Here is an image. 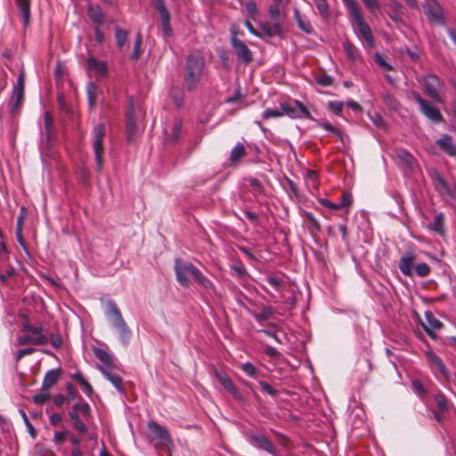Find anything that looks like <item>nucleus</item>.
I'll use <instances>...</instances> for the list:
<instances>
[{
  "instance_id": "obj_59",
  "label": "nucleus",
  "mask_w": 456,
  "mask_h": 456,
  "mask_svg": "<svg viewBox=\"0 0 456 456\" xmlns=\"http://www.w3.org/2000/svg\"><path fill=\"white\" fill-rule=\"evenodd\" d=\"M319 202L323 207H326V208H330V209L337 210V209L340 208L338 202V203H333V202H330V200H328L326 199H323V198L319 199Z\"/></svg>"
},
{
  "instance_id": "obj_20",
  "label": "nucleus",
  "mask_w": 456,
  "mask_h": 456,
  "mask_svg": "<svg viewBox=\"0 0 456 456\" xmlns=\"http://www.w3.org/2000/svg\"><path fill=\"white\" fill-rule=\"evenodd\" d=\"M87 69L90 72H94L98 77H105L107 74L106 61H98L94 57H89L86 61Z\"/></svg>"
},
{
  "instance_id": "obj_24",
  "label": "nucleus",
  "mask_w": 456,
  "mask_h": 456,
  "mask_svg": "<svg viewBox=\"0 0 456 456\" xmlns=\"http://www.w3.org/2000/svg\"><path fill=\"white\" fill-rule=\"evenodd\" d=\"M61 376L60 369H52L45 375L42 387L49 391V389L59 380Z\"/></svg>"
},
{
  "instance_id": "obj_36",
  "label": "nucleus",
  "mask_w": 456,
  "mask_h": 456,
  "mask_svg": "<svg viewBox=\"0 0 456 456\" xmlns=\"http://www.w3.org/2000/svg\"><path fill=\"white\" fill-rule=\"evenodd\" d=\"M273 314V309L270 306L262 307L259 313H254L253 316L257 322H263L269 319Z\"/></svg>"
},
{
  "instance_id": "obj_46",
  "label": "nucleus",
  "mask_w": 456,
  "mask_h": 456,
  "mask_svg": "<svg viewBox=\"0 0 456 456\" xmlns=\"http://www.w3.org/2000/svg\"><path fill=\"white\" fill-rule=\"evenodd\" d=\"M346 7L348 13L351 15L360 12V6L355 0H342Z\"/></svg>"
},
{
  "instance_id": "obj_43",
  "label": "nucleus",
  "mask_w": 456,
  "mask_h": 456,
  "mask_svg": "<svg viewBox=\"0 0 456 456\" xmlns=\"http://www.w3.org/2000/svg\"><path fill=\"white\" fill-rule=\"evenodd\" d=\"M142 41V37L140 33H137L135 42L134 45V50L131 58L134 61L138 60L141 55L140 48Z\"/></svg>"
},
{
  "instance_id": "obj_51",
  "label": "nucleus",
  "mask_w": 456,
  "mask_h": 456,
  "mask_svg": "<svg viewBox=\"0 0 456 456\" xmlns=\"http://www.w3.org/2000/svg\"><path fill=\"white\" fill-rule=\"evenodd\" d=\"M20 415H21V417H22V419H23V421H24V423H25V425H26L27 428H28V433L30 434V436H31L32 437H36V435H37L36 429L34 428V427L32 426V424L29 422V420H28V418L27 414H26V413H25V411H22V410H20Z\"/></svg>"
},
{
  "instance_id": "obj_9",
  "label": "nucleus",
  "mask_w": 456,
  "mask_h": 456,
  "mask_svg": "<svg viewBox=\"0 0 456 456\" xmlns=\"http://www.w3.org/2000/svg\"><path fill=\"white\" fill-rule=\"evenodd\" d=\"M355 22V33L369 47L374 46V38L370 27L364 22L361 11L351 15Z\"/></svg>"
},
{
  "instance_id": "obj_60",
  "label": "nucleus",
  "mask_w": 456,
  "mask_h": 456,
  "mask_svg": "<svg viewBox=\"0 0 456 456\" xmlns=\"http://www.w3.org/2000/svg\"><path fill=\"white\" fill-rule=\"evenodd\" d=\"M269 14L271 16V18L274 20H278L280 19V16H281V11H280V8L279 6L277 5H271L269 7Z\"/></svg>"
},
{
  "instance_id": "obj_62",
  "label": "nucleus",
  "mask_w": 456,
  "mask_h": 456,
  "mask_svg": "<svg viewBox=\"0 0 456 456\" xmlns=\"http://www.w3.org/2000/svg\"><path fill=\"white\" fill-rule=\"evenodd\" d=\"M245 9L248 14L251 17H254L256 13V4L253 1L248 2L245 5Z\"/></svg>"
},
{
  "instance_id": "obj_27",
  "label": "nucleus",
  "mask_w": 456,
  "mask_h": 456,
  "mask_svg": "<svg viewBox=\"0 0 456 456\" xmlns=\"http://www.w3.org/2000/svg\"><path fill=\"white\" fill-rule=\"evenodd\" d=\"M48 342L47 337H33L28 333L18 337L19 345L34 344L45 345Z\"/></svg>"
},
{
  "instance_id": "obj_16",
  "label": "nucleus",
  "mask_w": 456,
  "mask_h": 456,
  "mask_svg": "<svg viewBox=\"0 0 456 456\" xmlns=\"http://www.w3.org/2000/svg\"><path fill=\"white\" fill-rule=\"evenodd\" d=\"M434 182L436 191L446 200L454 199V191L449 187L446 181L438 173L434 174Z\"/></svg>"
},
{
  "instance_id": "obj_15",
  "label": "nucleus",
  "mask_w": 456,
  "mask_h": 456,
  "mask_svg": "<svg viewBox=\"0 0 456 456\" xmlns=\"http://www.w3.org/2000/svg\"><path fill=\"white\" fill-rule=\"evenodd\" d=\"M250 443L253 446L264 450L272 455H274L276 452V449L273 444L263 435H252L250 436Z\"/></svg>"
},
{
  "instance_id": "obj_1",
  "label": "nucleus",
  "mask_w": 456,
  "mask_h": 456,
  "mask_svg": "<svg viewBox=\"0 0 456 456\" xmlns=\"http://www.w3.org/2000/svg\"><path fill=\"white\" fill-rule=\"evenodd\" d=\"M105 315L112 322L118 330L120 340L127 345L131 337V330L126 323L121 311L113 300H108L105 306Z\"/></svg>"
},
{
  "instance_id": "obj_52",
  "label": "nucleus",
  "mask_w": 456,
  "mask_h": 456,
  "mask_svg": "<svg viewBox=\"0 0 456 456\" xmlns=\"http://www.w3.org/2000/svg\"><path fill=\"white\" fill-rule=\"evenodd\" d=\"M170 95H171L174 104L176 107L179 108L183 105V94L179 90L172 91Z\"/></svg>"
},
{
  "instance_id": "obj_5",
  "label": "nucleus",
  "mask_w": 456,
  "mask_h": 456,
  "mask_svg": "<svg viewBox=\"0 0 456 456\" xmlns=\"http://www.w3.org/2000/svg\"><path fill=\"white\" fill-rule=\"evenodd\" d=\"M105 136V126L103 124H98L94 127L93 130V149L95 156V161L98 170L102 168L103 165V138Z\"/></svg>"
},
{
  "instance_id": "obj_38",
  "label": "nucleus",
  "mask_w": 456,
  "mask_h": 456,
  "mask_svg": "<svg viewBox=\"0 0 456 456\" xmlns=\"http://www.w3.org/2000/svg\"><path fill=\"white\" fill-rule=\"evenodd\" d=\"M127 31L121 28H116L115 29V38H116V43H117V45L118 48H122L126 41H127Z\"/></svg>"
},
{
  "instance_id": "obj_14",
  "label": "nucleus",
  "mask_w": 456,
  "mask_h": 456,
  "mask_svg": "<svg viewBox=\"0 0 456 456\" xmlns=\"http://www.w3.org/2000/svg\"><path fill=\"white\" fill-rule=\"evenodd\" d=\"M126 133L129 141L134 140L137 134L135 110L132 99L129 100L126 110Z\"/></svg>"
},
{
  "instance_id": "obj_32",
  "label": "nucleus",
  "mask_w": 456,
  "mask_h": 456,
  "mask_svg": "<svg viewBox=\"0 0 456 456\" xmlns=\"http://www.w3.org/2000/svg\"><path fill=\"white\" fill-rule=\"evenodd\" d=\"M97 94L98 91L96 86L92 81H89L86 86V95L88 99L89 107L91 109L94 108Z\"/></svg>"
},
{
  "instance_id": "obj_49",
  "label": "nucleus",
  "mask_w": 456,
  "mask_h": 456,
  "mask_svg": "<svg viewBox=\"0 0 456 456\" xmlns=\"http://www.w3.org/2000/svg\"><path fill=\"white\" fill-rule=\"evenodd\" d=\"M365 7L371 12L375 13L379 11L380 4L378 0H362Z\"/></svg>"
},
{
  "instance_id": "obj_21",
  "label": "nucleus",
  "mask_w": 456,
  "mask_h": 456,
  "mask_svg": "<svg viewBox=\"0 0 456 456\" xmlns=\"http://www.w3.org/2000/svg\"><path fill=\"white\" fill-rule=\"evenodd\" d=\"M113 368H104L103 371H101L102 375L112 384V386L120 393L124 392L123 380L121 377L114 373Z\"/></svg>"
},
{
  "instance_id": "obj_63",
  "label": "nucleus",
  "mask_w": 456,
  "mask_h": 456,
  "mask_svg": "<svg viewBox=\"0 0 456 456\" xmlns=\"http://www.w3.org/2000/svg\"><path fill=\"white\" fill-rule=\"evenodd\" d=\"M352 203L351 195L347 193H343L341 200H339V208H345L349 206Z\"/></svg>"
},
{
  "instance_id": "obj_4",
  "label": "nucleus",
  "mask_w": 456,
  "mask_h": 456,
  "mask_svg": "<svg viewBox=\"0 0 456 456\" xmlns=\"http://www.w3.org/2000/svg\"><path fill=\"white\" fill-rule=\"evenodd\" d=\"M91 409L87 403H77L73 405L69 416L73 422L75 429L81 433L87 432V427L85 422L88 421L90 418Z\"/></svg>"
},
{
  "instance_id": "obj_61",
  "label": "nucleus",
  "mask_w": 456,
  "mask_h": 456,
  "mask_svg": "<svg viewBox=\"0 0 456 456\" xmlns=\"http://www.w3.org/2000/svg\"><path fill=\"white\" fill-rule=\"evenodd\" d=\"M259 385H260L261 388L267 394L273 395V396L277 395L278 392L275 389H273L268 383H266L265 381H260Z\"/></svg>"
},
{
  "instance_id": "obj_54",
  "label": "nucleus",
  "mask_w": 456,
  "mask_h": 456,
  "mask_svg": "<svg viewBox=\"0 0 456 456\" xmlns=\"http://www.w3.org/2000/svg\"><path fill=\"white\" fill-rule=\"evenodd\" d=\"M266 282L276 290H281V280L280 278L275 276H268L266 278Z\"/></svg>"
},
{
  "instance_id": "obj_58",
  "label": "nucleus",
  "mask_w": 456,
  "mask_h": 456,
  "mask_svg": "<svg viewBox=\"0 0 456 456\" xmlns=\"http://www.w3.org/2000/svg\"><path fill=\"white\" fill-rule=\"evenodd\" d=\"M35 351H36V349L32 348V347H28V348H23V349L19 350L15 356L16 361L19 362L22 357H24L25 355L31 354Z\"/></svg>"
},
{
  "instance_id": "obj_30",
  "label": "nucleus",
  "mask_w": 456,
  "mask_h": 456,
  "mask_svg": "<svg viewBox=\"0 0 456 456\" xmlns=\"http://www.w3.org/2000/svg\"><path fill=\"white\" fill-rule=\"evenodd\" d=\"M192 278L201 287H203L207 289H209V290L215 289L213 282L208 278H207L205 275H203V273L199 269H196V271H194V274H193Z\"/></svg>"
},
{
  "instance_id": "obj_64",
  "label": "nucleus",
  "mask_w": 456,
  "mask_h": 456,
  "mask_svg": "<svg viewBox=\"0 0 456 456\" xmlns=\"http://www.w3.org/2000/svg\"><path fill=\"white\" fill-rule=\"evenodd\" d=\"M66 438V432H55L53 436V443L55 444H61Z\"/></svg>"
},
{
  "instance_id": "obj_40",
  "label": "nucleus",
  "mask_w": 456,
  "mask_h": 456,
  "mask_svg": "<svg viewBox=\"0 0 456 456\" xmlns=\"http://www.w3.org/2000/svg\"><path fill=\"white\" fill-rule=\"evenodd\" d=\"M22 330L26 333L31 334L33 337H46L43 334V329L41 326H33L29 323H24L22 325Z\"/></svg>"
},
{
  "instance_id": "obj_37",
  "label": "nucleus",
  "mask_w": 456,
  "mask_h": 456,
  "mask_svg": "<svg viewBox=\"0 0 456 456\" xmlns=\"http://www.w3.org/2000/svg\"><path fill=\"white\" fill-rule=\"evenodd\" d=\"M428 17L434 21H442L443 14L441 8L436 4L435 6H430L426 12Z\"/></svg>"
},
{
  "instance_id": "obj_17",
  "label": "nucleus",
  "mask_w": 456,
  "mask_h": 456,
  "mask_svg": "<svg viewBox=\"0 0 456 456\" xmlns=\"http://www.w3.org/2000/svg\"><path fill=\"white\" fill-rule=\"evenodd\" d=\"M94 354L102 363L101 365H98L100 371H103L104 368H114L113 357L110 353L104 349L95 347L94 349Z\"/></svg>"
},
{
  "instance_id": "obj_25",
  "label": "nucleus",
  "mask_w": 456,
  "mask_h": 456,
  "mask_svg": "<svg viewBox=\"0 0 456 456\" xmlns=\"http://www.w3.org/2000/svg\"><path fill=\"white\" fill-rule=\"evenodd\" d=\"M260 28L262 32L268 37H273L276 35L280 36L283 32V28L279 23L272 25L269 22H262L260 24Z\"/></svg>"
},
{
  "instance_id": "obj_7",
  "label": "nucleus",
  "mask_w": 456,
  "mask_h": 456,
  "mask_svg": "<svg viewBox=\"0 0 456 456\" xmlns=\"http://www.w3.org/2000/svg\"><path fill=\"white\" fill-rule=\"evenodd\" d=\"M294 102L296 105L295 107L286 102L280 103V109L282 116H288L289 118L294 119L313 118L307 108L301 102L296 100Z\"/></svg>"
},
{
  "instance_id": "obj_12",
  "label": "nucleus",
  "mask_w": 456,
  "mask_h": 456,
  "mask_svg": "<svg viewBox=\"0 0 456 456\" xmlns=\"http://www.w3.org/2000/svg\"><path fill=\"white\" fill-rule=\"evenodd\" d=\"M153 5L159 12L161 18L162 29L166 37H170L172 33L170 26V14L166 7L164 0H151Z\"/></svg>"
},
{
  "instance_id": "obj_48",
  "label": "nucleus",
  "mask_w": 456,
  "mask_h": 456,
  "mask_svg": "<svg viewBox=\"0 0 456 456\" xmlns=\"http://www.w3.org/2000/svg\"><path fill=\"white\" fill-rule=\"evenodd\" d=\"M44 123H45V132L46 137L48 139H50L51 133H52L53 118L49 112L45 113Z\"/></svg>"
},
{
  "instance_id": "obj_53",
  "label": "nucleus",
  "mask_w": 456,
  "mask_h": 456,
  "mask_svg": "<svg viewBox=\"0 0 456 456\" xmlns=\"http://www.w3.org/2000/svg\"><path fill=\"white\" fill-rule=\"evenodd\" d=\"M262 116H263V118L265 119H268V118H280V117H282V113L281 112V109L280 110L266 109L263 112Z\"/></svg>"
},
{
  "instance_id": "obj_19",
  "label": "nucleus",
  "mask_w": 456,
  "mask_h": 456,
  "mask_svg": "<svg viewBox=\"0 0 456 456\" xmlns=\"http://www.w3.org/2000/svg\"><path fill=\"white\" fill-rule=\"evenodd\" d=\"M425 319L426 322H421V326L430 337H433V332L440 330L443 323L437 320L431 312L425 313Z\"/></svg>"
},
{
  "instance_id": "obj_28",
  "label": "nucleus",
  "mask_w": 456,
  "mask_h": 456,
  "mask_svg": "<svg viewBox=\"0 0 456 456\" xmlns=\"http://www.w3.org/2000/svg\"><path fill=\"white\" fill-rule=\"evenodd\" d=\"M16 4L21 12L22 21L27 26L30 20V3L29 0H16Z\"/></svg>"
},
{
  "instance_id": "obj_42",
  "label": "nucleus",
  "mask_w": 456,
  "mask_h": 456,
  "mask_svg": "<svg viewBox=\"0 0 456 456\" xmlns=\"http://www.w3.org/2000/svg\"><path fill=\"white\" fill-rule=\"evenodd\" d=\"M73 379L75 380H77L78 382V384L80 385V387L84 389V391L87 394V395H90L93 391V388L91 387V385L84 379L83 375L81 374V372L79 371H77L74 375H73Z\"/></svg>"
},
{
  "instance_id": "obj_23",
  "label": "nucleus",
  "mask_w": 456,
  "mask_h": 456,
  "mask_svg": "<svg viewBox=\"0 0 456 456\" xmlns=\"http://www.w3.org/2000/svg\"><path fill=\"white\" fill-rule=\"evenodd\" d=\"M426 356L428 361V363L432 367L436 368L444 376H446L448 374V370H447L446 366L444 365L442 359L437 354H436L432 351H428L426 353Z\"/></svg>"
},
{
  "instance_id": "obj_31",
  "label": "nucleus",
  "mask_w": 456,
  "mask_h": 456,
  "mask_svg": "<svg viewBox=\"0 0 456 456\" xmlns=\"http://www.w3.org/2000/svg\"><path fill=\"white\" fill-rule=\"evenodd\" d=\"M396 157L407 167H411L414 164L413 156L409 151L403 149H399L396 151Z\"/></svg>"
},
{
  "instance_id": "obj_26",
  "label": "nucleus",
  "mask_w": 456,
  "mask_h": 456,
  "mask_svg": "<svg viewBox=\"0 0 456 456\" xmlns=\"http://www.w3.org/2000/svg\"><path fill=\"white\" fill-rule=\"evenodd\" d=\"M246 156V149L243 143L238 142L231 151L229 160L232 165H237Z\"/></svg>"
},
{
  "instance_id": "obj_3",
  "label": "nucleus",
  "mask_w": 456,
  "mask_h": 456,
  "mask_svg": "<svg viewBox=\"0 0 456 456\" xmlns=\"http://www.w3.org/2000/svg\"><path fill=\"white\" fill-rule=\"evenodd\" d=\"M204 66L203 58L191 55L186 61L185 85L188 90H192L199 83Z\"/></svg>"
},
{
  "instance_id": "obj_56",
  "label": "nucleus",
  "mask_w": 456,
  "mask_h": 456,
  "mask_svg": "<svg viewBox=\"0 0 456 456\" xmlns=\"http://www.w3.org/2000/svg\"><path fill=\"white\" fill-rule=\"evenodd\" d=\"M344 103L342 102H329L330 109L336 114L340 115L343 110Z\"/></svg>"
},
{
  "instance_id": "obj_47",
  "label": "nucleus",
  "mask_w": 456,
  "mask_h": 456,
  "mask_svg": "<svg viewBox=\"0 0 456 456\" xmlns=\"http://www.w3.org/2000/svg\"><path fill=\"white\" fill-rule=\"evenodd\" d=\"M240 369L249 377L255 378L257 374V370L256 367L250 362H247L241 364Z\"/></svg>"
},
{
  "instance_id": "obj_57",
  "label": "nucleus",
  "mask_w": 456,
  "mask_h": 456,
  "mask_svg": "<svg viewBox=\"0 0 456 456\" xmlns=\"http://www.w3.org/2000/svg\"><path fill=\"white\" fill-rule=\"evenodd\" d=\"M375 60H376L377 63L384 69H386V70L393 69V67L389 63H387L380 54L377 53L375 55Z\"/></svg>"
},
{
  "instance_id": "obj_22",
  "label": "nucleus",
  "mask_w": 456,
  "mask_h": 456,
  "mask_svg": "<svg viewBox=\"0 0 456 456\" xmlns=\"http://www.w3.org/2000/svg\"><path fill=\"white\" fill-rule=\"evenodd\" d=\"M437 145L450 156L456 155V146L452 142V138L449 134H443L441 138L436 141Z\"/></svg>"
},
{
  "instance_id": "obj_50",
  "label": "nucleus",
  "mask_w": 456,
  "mask_h": 456,
  "mask_svg": "<svg viewBox=\"0 0 456 456\" xmlns=\"http://www.w3.org/2000/svg\"><path fill=\"white\" fill-rule=\"evenodd\" d=\"M435 401L437 406L440 408V410L445 411L448 409L447 399L442 393H438L436 395Z\"/></svg>"
},
{
  "instance_id": "obj_2",
  "label": "nucleus",
  "mask_w": 456,
  "mask_h": 456,
  "mask_svg": "<svg viewBox=\"0 0 456 456\" xmlns=\"http://www.w3.org/2000/svg\"><path fill=\"white\" fill-rule=\"evenodd\" d=\"M415 255L408 252L400 258L398 268L405 276H412L413 273L419 277H426L430 273V267L426 263H419L414 266Z\"/></svg>"
},
{
  "instance_id": "obj_18",
  "label": "nucleus",
  "mask_w": 456,
  "mask_h": 456,
  "mask_svg": "<svg viewBox=\"0 0 456 456\" xmlns=\"http://www.w3.org/2000/svg\"><path fill=\"white\" fill-rule=\"evenodd\" d=\"M420 112L429 120L435 123L442 122L444 120L440 110L434 105L426 102L420 108Z\"/></svg>"
},
{
  "instance_id": "obj_44",
  "label": "nucleus",
  "mask_w": 456,
  "mask_h": 456,
  "mask_svg": "<svg viewBox=\"0 0 456 456\" xmlns=\"http://www.w3.org/2000/svg\"><path fill=\"white\" fill-rule=\"evenodd\" d=\"M50 397V392L46 389L41 388L38 394L33 396V402L37 404H43Z\"/></svg>"
},
{
  "instance_id": "obj_13",
  "label": "nucleus",
  "mask_w": 456,
  "mask_h": 456,
  "mask_svg": "<svg viewBox=\"0 0 456 456\" xmlns=\"http://www.w3.org/2000/svg\"><path fill=\"white\" fill-rule=\"evenodd\" d=\"M148 428L153 440H159L166 444H172V439L165 427L151 420L148 422Z\"/></svg>"
},
{
  "instance_id": "obj_34",
  "label": "nucleus",
  "mask_w": 456,
  "mask_h": 456,
  "mask_svg": "<svg viewBox=\"0 0 456 456\" xmlns=\"http://www.w3.org/2000/svg\"><path fill=\"white\" fill-rule=\"evenodd\" d=\"M294 17L297 20L298 27L301 28V30H303L304 32H305L307 34H310L313 32V28H312L311 23L308 20H304L300 16L299 11L297 8L294 9Z\"/></svg>"
},
{
  "instance_id": "obj_10",
  "label": "nucleus",
  "mask_w": 456,
  "mask_h": 456,
  "mask_svg": "<svg viewBox=\"0 0 456 456\" xmlns=\"http://www.w3.org/2000/svg\"><path fill=\"white\" fill-rule=\"evenodd\" d=\"M214 373L216 379L221 383L227 392H229L235 399L242 400V395L239 388L233 384L232 379L224 371L215 370Z\"/></svg>"
},
{
  "instance_id": "obj_45",
  "label": "nucleus",
  "mask_w": 456,
  "mask_h": 456,
  "mask_svg": "<svg viewBox=\"0 0 456 456\" xmlns=\"http://www.w3.org/2000/svg\"><path fill=\"white\" fill-rule=\"evenodd\" d=\"M315 5L319 13L323 18L329 17V5L326 0H315Z\"/></svg>"
},
{
  "instance_id": "obj_11",
  "label": "nucleus",
  "mask_w": 456,
  "mask_h": 456,
  "mask_svg": "<svg viewBox=\"0 0 456 456\" xmlns=\"http://www.w3.org/2000/svg\"><path fill=\"white\" fill-rule=\"evenodd\" d=\"M231 45L239 60L242 61L245 64H248L252 61V53L243 41L240 40L236 37H231Z\"/></svg>"
},
{
  "instance_id": "obj_8",
  "label": "nucleus",
  "mask_w": 456,
  "mask_h": 456,
  "mask_svg": "<svg viewBox=\"0 0 456 456\" xmlns=\"http://www.w3.org/2000/svg\"><path fill=\"white\" fill-rule=\"evenodd\" d=\"M421 83L426 94L429 98L437 102H443V99L439 94V90L443 86V83L440 81L437 76L434 74L426 75L422 77Z\"/></svg>"
},
{
  "instance_id": "obj_33",
  "label": "nucleus",
  "mask_w": 456,
  "mask_h": 456,
  "mask_svg": "<svg viewBox=\"0 0 456 456\" xmlns=\"http://www.w3.org/2000/svg\"><path fill=\"white\" fill-rule=\"evenodd\" d=\"M88 14L95 26H101L103 21V15L98 6H89Z\"/></svg>"
},
{
  "instance_id": "obj_41",
  "label": "nucleus",
  "mask_w": 456,
  "mask_h": 456,
  "mask_svg": "<svg viewBox=\"0 0 456 456\" xmlns=\"http://www.w3.org/2000/svg\"><path fill=\"white\" fill-rule=\"evenodd\" d=\"M444 216L442 213L436 216L434 222L430 224V228L439 234L444 233Z\"/></svg>"
},
{
  "instance_id": "obj_55",
  "label": "nucleus",
  "mask_w": 456,
  "mask_h": 456,
  "mask_svg": "<svg viewBox=\"0 0 456 456\" xmlns=\"http://www.w3.org/2000/svg\"><path fill=\"white\" fill-rule=\"evenodd\" d=\"M334 78L329 75H323L317 77V83L322 86H329L333 84Z\"/></svg>"
},
{
  "instance_id": "obj_6",
  "label": "nucleus",
  "mask_w": 456,
  "mask_h": 456,
  "mask_svg": "<svg viewBox=\"0 0 456 456\" xmlns=\"http://www.w3.org/2000/svg\"><path fill=\"white\" fill-rule=\"evenodd\" d=\"M196 267L188 261L175 259V273L177 281L183 287L191 285L190 277H193Z\"/></svg>"
},
{
  "instance_id": "obj_29",
  "label": "nucleus",
  "mask_w": 456,
  "mask_h": 456,
  "mask_svg": "<svg viewBox=\"0 0 456 456\" xmlns=\"http://www.w3.org/2000/svg\"><path fill=\"white\" fill-rule=\"evenodd\" d=\"M181 126V122L175 120L169 127L165 128V134L168 141L175 142L179 137Z\"/></svg>"
},
{
  "instance_id": "obj_39",
  "label": "nucleus",
  "mask_w": 456,
  "mask_h": 456,
  "mask_svg": "<svg viewBox=\"0 0 456 456\" xmlns=\"http://www.w3.org/2000/svg\"><path fill=\"white\" fill-rule=\"evenodd\" d=\"M343 47L346 56L351 61H354L358 59V50L352 43H350L349 41H346L343 44Z\"/></svg>"
},
{
  "instance_id": "obj_35",
  "label": "nucleus",
  "mask_w": 456,
  "mask_h": 456,
  "mask_svg": "<svg viewBox=\"0 0 456 456\" xmlns=\"http://www.w3.org/2000/svg\"><path fill=\"white\" fill-rule=\"evenodd\" d=\"M23 92L24 90L20 89V86H14L12 94L11 101L12 102V111L13 112L15 109L21 103L23 99Z\"/></svg>"
}]
</instances>
